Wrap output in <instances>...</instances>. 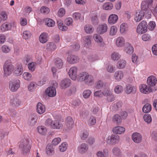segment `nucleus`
<instances>
[{
  "mask_svg": "<svg viewBox=\"0 0 157 157\" xmlns=\"http://www.w3.org/2000/svg\"><path fill=\"white\" fill-rule=\"evenodd\" d=\"M98 14L97 12H94L91 13V22L94 25H96L99 23Z\"/></svg>",
  "mask_w": 157,
  "mask_h": 157,
  "instance_id": "nucleus-21",
  "label": "nucleus"
},
{
  "mask_svg": "<svg viewBox=\"0 0 157 157\" xmlns=\"http://www.w3.org/2000/svg\"><path fill=\"white\" fill-rule=\"evenodd\" d=\"M65 10L64 8H60L58 11L57 15L59 17H62L65 14Z\"/></svg>",
  "mask_w": 157,
  "mask_h": 157,
  "instance_id": "nucleus-60",
  "label": "nucleus"
},
{
  "mask_svg": "<svg viewBox=\"0 0 157 157\" xmlns=\"http://www.w3.org/2000/svg\"><path fill=\"white\" fill-rule=\"evenodd\" d=\"M84 30L86 33L91 34L93 32L94 29L92 26L87 24L85 26Z\"/></svg>",
  "mask_w": 157,
  "mask_h": 157,
  "instance_id": "nucleus-35",
  "label": "nucleus"
},
{
  "mask_svg": "<svg viewBox=\"0 0 157 157\" xmlns=\"http://www.w3.org/2000/svg\"><path fill=\"white\" fill-rule=\"evenodd\" d=\"M121 56L116 52H114L112 53L111 57L112 59L114 61L118 60L120 58Z\"/></svg>",
  "mask_w": 157,
  "mask_h": 157,
  "instance_id": "nucleus-45",
  "label": "nucleus"
},
{
  "mask_svg": "<svg viewBox=\"0 0 157 157\" xmlns=\"http://www.w3.org/2000/svg\"><path fill=\"white\" fill-rule=\"evenodd\" d=\"M98 56L95 54H91L89 55L87 57L88 61L90 62H93L97 59Z\"/></svg>",
  "mask_w": 157,
  "mask_h": 157,
  "instance_id": "nucleus-53",
  "label": "nucleus"
},
{
  "mask_svg": "<svg viewBox=\"0 0 157 157\" xmlns=\"http://www.w3.org/2000/svg\"><path fill=\"white\" fill-rule=\"evenodd\" d=\"M129 29L128 24L125 22L122 23L120 26V32L122 35H124L127 32Z\"/></svg>",
  "mask_w": 157,
  "mask_h": 157,
  "instance_id": "nucleus-16",
  "label": "nucleus"
},
{
  "mask_svg": "<svg viewBox=\"0 0 157 157\" xmlns=\"http://www.w3.org/2000/svg\"><path fill=\"white\" fill-rule=\"evenodd\" d=\"M151 106L150 104L147 103L143 107L142 110L143 112L147 113L149 112L151 110Z\"/></svg>",
  "mask_w": 157,
  "mask_h": 157,
  "instance_id": "nucleus-42",
  "label": "nucleus"
},
{
  "mask_svg": "<svg viewBox=\"0 0 157 157\" xmlns=\"http://www.w3.org/2000/svg\"><path fill=\"white\" fill-rule=\"evenodd\" d=\"M139 88L140 91L144 94H148L152 92L151 88L150 87H148L145 84L141 85L140 86Z\"/></svg>",
  "mask_w": 157,
  "mask_h": 157,
  "instance_id": "nucleus-12",
  "label": "nucleus"
},
{
  "mask_svg": "<svg viewBox=\"0 0 157 157\" xmlns=\"http://www.w3.org/2000/svg\"><path fill=\"white\" fill-rule=\"evenodd\" d=\"M93 37L96 42L99 43H101L102 42L103 39L101 36L98 35L97 34H95L94 35Z\"/></svg>",
  "mask_w": 157,
  "mask_h": 157,
  "instance_id": "nucleus-51",
  "label": "nucleus"
},
{
  "mask_svg": "<svg viewBox=\"0 0 157 157\" xmlns=\"http://www.w3.org/2000/svg\"><path fill=\"white\" fill-rule=\"evenodd\" d=\"M126 64V62L125 60L121 59L118 61L117 67L119 69H122L125 67Z\"/></svg>",
  "mask_w": 157,
  "mask_h": 157,
  "instance_id": "nucleus-44",
  "label": "nucleus"
},
{
  "mask_svg": "<svg viewBox=\"0 0 157 157\" xmlns=\"http://www.w3.org/2000/svg\"><path fill=\"white\" fill-rule=\"evenodd\" d=\"M36 111L39 114L43 113L45 111V106L40 102L38 103L37 106Z\"/></svg>",
  "mask_w": 157,
  "mask_h": 157,
  "instance_id": "nucleus-30",
  "label": "nucleus"
},
{
  "mask_svg": "<svg viewBox=\"0 0 157 157\" xmlns=\"http://www.w3.org/2000/svg\"><path fill=\"white\" fill-rule=\"evenodd\" d=\"M120 140L119 136L117 135H112L108 137L106 140L107 144L114 145L118 143Z\"/></svg>",
  "mask_w": 157,
  "mask_h": 157,
  "instance_id": "nucleus-7",
  "label": "nucleus"
},
{
  "mask_svg": "<svg viewBox=\"0 0 157 157\" xmlns=\"http://www.w3.org/2000/svg\"><path fill=\"white\" fill-rule=\"evenodd\" d=\"M20 82L18 79H14L9 82V88L12 92L16 91L20 87Z\"/></svg>",
  "mask_w": 157,
  "mask_h": 157,
  "instance_id": "nucleus-5",
  "label": "nucleus"
},
{
  "mask_svg": "<svg viewBox=\"0 0 157 157\" xmlns=\"http://www.w3.org/2000/svg\"><path fill=\"white\" fill-rule=\"evenodd\" d=\"M124 50L127 53L131 54L133 52L134 49L132 46L129 43H127Z\"/></svg>",
  "mask_w": 157,
  "mask_h": 157,
  "instance_id": "nucleus-34",
  "label": "nucleus"
},
{
  "mask_svg": "<svg viewBox=\"0 0 157 157\" xmlns=\"http://www.w3.org/2000/svg\"><path fill=\"white\" fill-rule=\"evenodd\" d=\"M96 118L93 116H91L89 118L88 123L90 126H93L95 125L96 123Z\"/></svg>",
  "mask_w": 157,
  "mask_h": 157,
  "instance_id": "nucleus-46",
  "label": "nucleus"
},
{
  "mask_svg": "<svg viewBox=\"0 0 157 157\" xmlns=\"http://www.w3.org/2000/svg\"><path fill=\"white\" fill-rule=\"evenodd\" d=\"M88 148V146L86 144L82 143L78 147V150L79 153L83 154L87 151Z\"/></svg>",
  "mask_w": 157,
  "mask_h": 157,
  "instance_id": "nucleus-20",
  "label": "nucleus"
},
{
  "mask_svg": "<svg viewBox=\"0 0 157 157\" xmlns=\"http://www.w3.org/2000/svg\"><path fill=\"white\" fill-rule=\"evenodd\" d=\"M103 152L101 151H98L96 153L97 157H108V150L104 149L103 150Z\"/></svg>",
  "mask_w": 157,
  "mask_h": 157,
  "instance_id": "nucleus-31",
  "label": "nucleus"
},
{
  "mask_svg": "<svg viewBox=\"0 0 157 157\" xmlns=\"http://www.w3.org/2000/svg\"><path fill=\"white\" fill-rule=\"evenodd\" d=\"M21 103V101L16 98H13L11 99L10 102V105L14 107H17L19 106Z\"/></svg>",
  "mask_w": 157,
  "mask_h": 157,
  "instance_id": "nucleus-28",
  "label": "nucleus"
},
{
  "mask_svg": "<svg viewBox=\"0 0 157 157\" xmlns=\"http://www.w3.org/2000/svg\"><path fill=\"white\" fill-rule=\"evenodd\" d=\"M125 90L127 94H135L137 91V89L136 86L128 85L126 86Z\"/></svg>",
  "mask_w": 157,
  "mask_h": 157,
  "instance_id": "nucleus-13",
  "label": "nucleus"
},
{
  "mask_svg": "<svg viewBox=\"0 0 157 157\" xmlns=\"http://www.w3.org/2000/svg\"><path fill=\"white\" fill-rule=\"evenodd\" d=\"M132 138L133 141L136 143H140L142 140L141 135L137 132H135L132 134Z\"/></svg>",
  "mask_w": 157,
  "mask_h": 157,
  "instance_id": "nucleus-22",
  "label": "nucleus"
},
{
  "mask_svg": "<svg viewBox=\"0 0 157 157\" xmlns=\"http://www.w3.org/2000/svg\"><path fill=\"white\" fill-rule=\"evenodd\" d=\"M144 14V12L141 10H138L135 15L134 19L136 22L140 21L142 20Z\"/></svg>",
  "mask_w": 157,
  "mask_h": 157,
  "instance_id": "nucleus-14",
  "label": "nucleus"
},
{
  "mask_svg": "<svg viewBox=\"0 0 157 157\" xmlns=\"http://www.w3.org/2000/svg\"><path fill=\"white\" fill-rule=\"evenodd\" d=\"M83 43L85 46L88 47L91 45L90 37V36H86L83 38Z\"/></svg>",
  "mask_w": 157,
  "mask_h": 157,
  "instance_id": "nucleus-37",
  "label": "nucleus"
},
{
  "mask_svg": "<svg viewBox=\"0 0 157 157\" xmlns=\"http://www.w3.org/2000/svg\"><path fill=\"white\" fill-rule=\"evenodd\" d=\"M36 63L34 62L28 64V67L29 70L32 72H33L36 69Z\"/></svg>",
  "mask_w": 157,
  "mask_h": 157,
  "instance_id": "nucleus-50",
  "label": "nucleus"
},
{
  "mask_svg": "<svg viewBox=\"0 0 157 157\" xmlns=\"http://www.w3.org/2000/svg\"><path fill=\"white\" fill-rule=\"evenodd\" d=\"M113 7V6L111 2H108L105 3L102 6L103 9L105 10H111Z\"/></svg>",
  "mask_w": 157,
  "mask_h": 157,
  "instance_id": "nucleus-40",
  "label": "nucleus"
},
{
  "mask_svg": "<svg viewBox=\"0 0 157 157\" xmlns=\"http://www.w3.org/2000/svg\"><path fill=\"white\" fill-rule=\"evenodd\" d=\"M36 83L32 82H30L28 86V89L29 91H33V90L36 88Z\"/></svg>",
  "mask_w": 157,
  "mask_h": 157,
  "instance_id": "nucleus-59",
  "label": "nucleus"
},
{
  "mask_svg": "<svg viewBox=\"0 0 157 157\" xmlns=\"http://www.w3.org/2000/svg\"><path fill=\"white\" fill-rule=\"evenodd\" d=\"M40 11L41 13H42L47 14L49 13L50 10L48 7L43 6L40 9Z\"/></svg>",
  "mask_w": 157,
  "mask_h": 157,
  "instance_id": "nucleus-61",
  "label": "nucleus"
},
{
  "mask_svg": "<svg viewBox=\"0 0 157 157\" xmlns=\"http://www.w3.org/2000/svg\"><path fill=\"white\" fill-rule=\"evenodd\" d=\"M103 94L106 97V99L109 102H112L114 100L115 97L112 94L111 91L108 89L105 90L103 93Z\"/></svg>",
  "mask_w": 157,
  "mask_h": 157,
  "instance_id": "nucleus-8",
  "label": "nucleus"
},
{
  "mask_svg": "<svg viewBox=\"0 0 157 157\" xmlns=\"http://www.w3.org/2000/svg\"><path fill=\"white\" fill-rule=\"evenodd\" d=\"M124 76L123 72L121 71L118 70L115 73L114 77L116 80L119 81L123 78Z\"/></svg>",
  "mask_w": 157,
  "mask_h": 157,
  "instance_id": "nucleus-27",
  "label": "nucleus"
},
{
  "mask_svg": "<svg viewBox=\"0 0 157 157\" xmlns=\"http://www.w3.org/2000/svg\"><path fill=\"white\" fill-rule=\"evenodd\" d=\"M91 93V91L89 90H85L83 93V97L85 98H88Z\"/></svg>",
  "mask_w": 157,
  "mask_h": 157,
  "instance_id": "nucleus-58",
  "label": "nucleus"
},
{
  "mask_svg": "<svg viewBox=\"0 0 157 157\" xmlns=\"http://www.w3.org/2000/svg\"><path fill=\"white\" fill-rule=\"evenodd\" d=\"M56 65L58 68H60L63 66V62L62 60L59 58H56L55 59Z\"/></svg>",
  "mask_w": 157,
  "mask_h": 157,
  "instance_id": "nucleus-49",
  "label": "nucleus"
},
{
  "mask_svg": "<svg viewBox=\"0 0 157 157\" xmlns=\"http://www.w3.org/2000/svg\"><path fill=\"white\" fill-rule=\"evenodd\" d=\"M58 27L59 29L63 31H66L67 29V28L63 25V21L61 20H58L57 21Z\"/></svg>",
  "mask_w": 157,
  "mask_h": 157,
  "instance_id": "nucleus-36",
  "label": "nucleus"
},
{
  "mask_svg": "<svg viewBox=\"0 0 157 157\" xmlns=\"http://www.w3.org/2000/svg\"><path fill=\"white\" fill-rule=\"evenodd\" d=\"M28 140L24 139L22 140L19 144V148L23 154H25L29 152L31 148Z\"/></svg>",
  "mask_w": 157,
  "mask_h": 157,
  "instance_id": "nucleus-3",
  "label": "nucleus"
},
{
  "mask_svg": "<svg viewBox=\"0 0 157 157\" xmlns=\"http://www.w3.org/2000/svg\"><path fill=\"white\" fill-rule=\"evenodd\" d=\"M118 17L115 14H112L109 16L108 18V23L110 25H113L117 21Z\"/></svg>",
  "mask_w": 157,
  "mask_h": 157,
  "instance_id": "nucleus-17",
  "label": "nucleus"
},
{
  "mask_svg": "<svg viewBox=\"0 0 157 157\" xmlns=\"http://www.w3.org/2000/svg\"><path fill=\"white\" fill-rule=\"evenodd\" d=\"M157 83L156 78L153 76H151L149 77L147 80V84L150 86H154Z\"/></svg>",
  "mask_w": 157,
  "mask_h": 157,
  "instance_id": "nucleus-19",
  "label": "nucleus"
},
{
  "mask_svg": "<svg viewBox=\"0 0 157 157\" xmlns=\"http://www.w3.org/2000/svg\"><path fill=\"white\" fill-rule=\"evenodd\" d=\"M37 129L39 133L42 135H45L47 133L46 129L44 126H39L37 128Z\"/></svg>",
  "mask_w": 157,
  "mask_h": 157,
  "instance_id": "nucleus-48",
  "label": "nucleus"
},
{
  "mask_svg": "<svg viewBox=\"0 0 157 157\" xmlns=\"http://www.w3.org/2000/svg\"><path fill=\"white\" fill-rule=\"evenodd\" d=\"M23 36L24 39L27 40L31 37V33L29 31H25L23 32Z\"/></svg>",
  "mask_w": 157,
  "mask_h": 157,
  "instance_id": "nucleus-52",
  "label": "nucleus"
},
{
  "mask_svg": "<svg viewBox=\"0 0 157 157\" xmlns=\"http://www.w3.org/2000/svg\"><path fill=\"white\" fill-rule=\"evenodd\" d=\"M66 122L67 127L69 129L72 128L74 124L72 118L70 117H68L66 119Z\"/></svg>",
  "mask_w": 157,
  "mask_h": 157,
  "instance_id": "nucleus-33",
  "label": "nucleus"
},
{
  "mask_svg": "<svg viewBox=\"0 0 157 157\" xmlns=\"http://www.w3.org/2000/svg\"><path fill=\"white\" fill-rule=\"evenodd\" d=\"M24 78L27 81H30L31 80L32 78V75L28 72H25L22 75Z\"/></svg>",
  "mask_w": 157,
  "mask_h": 157,
  "instance_id": "nucleus-47",
  "label": "nucleus"
},
{
  "mask_svg": "<svg viewBox=\"0 0 157 157\" xmlns=\"http://www.w3.org/2000/svg\"><path fill=\"white\" fill-rule=\"evenodd\" d=\"M107 71L109 72L112 73L115 70V67L112 64H109L106 68Z\"/></svg>",
  "mask_w": 157,
  "mask_h": 157,
  "instance_id": "nucleus-62",
  "label": "nucleus"
},
{
  "mask_svg": "<svg viewBox=\"0 0 157 157\" xmlns=\"http://www.w3.org/2000/svg\"><path fill=\"white\" fill-rule=\"evenodd\" d=\"M113 154L116 156L120 157L121 155V152L120 149L118 147H115L112 150Z\"/></svg>",
  "mask_w": 157,
  "mask_h": 157,
  "instance_id": "nucleus-39",
  "label": "nucleus"
},
{
  "mask_svg": "<svg viewBox=\"0 0 157 157\" xmlns=\"http://www.w3.org/2000/svg\"><path fill=\"white\" fill-rule=\"evenodd\" d=\"M46 152L49 155L53 154L54 153V151L52 147L50 145H47L46 148Z\"/></svg>",
  "mask_w": 157,
  "mask_h": 157,
  "instance_id": "nucleus-38",
  "label": "nucleus"
},
{
  "mask_svg": "<svg viewBox=\"0 0 157 157\" xmlns=\"http://www.w3.org/2000/svg\"><path fill=\"white\" fill-rule=\"evenodd\" d=\"M156 26L155 23L153 21H150L148 24L147 28L149 30L152 31Z\"/></svg>",
  "mask_w": 157,
  "mask_h": 157,
  "instance_id": "nucleus-54",
  "label": "nucleus"
},
{
  "mask_svg": "<svg viewBox=\"0 0 157 157\" xmlns=\"http://www.w3.org/2000/svg\"><path fill=\"white\" fill-rule=\"evenodd\" d=\"M77 68L75 67H71L69 71V75L70 77L73 80H75L77 78Z\"/></svg>",
  "mask_w": 157,
  "mask_h": 157,
  "instance_id": "nucleus-10",
  "label": "nucleus"
},
{
  "mask_svg": "<svg viewBox=\"0 0 157 157\" xmlns=\"http://www.w3.org/2000/svg\"><path fill=\"white\" fill-rule=\"evenodd\" d=\"M61 141L60 138H56L54 139L52 141V144L54 146L58 145Z\"/></svg>",
  "mask_w": 157,
  "mask_h": 157,
  "instance_id": "nucleus-63",
  "label": "nucleus"
},
{
  "mask_svg": "<svg viewBox=\"0 0 157 157\" xmlns=\"http://www.w3.org/2000/svg\"><path fill=\"white\" fill-rule=\"evenodd\" d=\"M44 21L45 24L48 27H53L55 25V21L51 19L47 18L44 20Z\"/></svg>",
  "mask_w": 157,
  "mask_h": 157,
  "instance_id": "nucleus-32",
  "label": "nucleus"
},
{
  "mask_svg": "<svg viewBox=\"0 0 157 157\" xmlns=\"http://www.w3.org/2000/svg\"><path fill=\"white\" fill-rule=\"evenodd\" d=\"M116 46L118 48H121L124 46L125 44V39L122 36L117 37L115 40Z\"/></svg>",
  "mask_w": 157,
  "mask_h": 157,
  "instance_id": "nucleus-11",
  "label": "nucleus"
},
{
  "mask_svg": "<svg viewBox=\"0 0 157 157\" xmlns=\"http://www.w3.org/2000/svg\"><path fill=\"white\" fill-rule=\"evenodd\" d=\"M78 80L80 82L84 81L86 85L91 86L94 82L93 76L86 72L80 73L77 77Z\"/></svg>",
  "mask_w": 157,
  "mask_h": 157,
  "instance_id": "nucleus-1",
  "label": "nucleus"
},
{
  "mask_svg": "<svg viewBox=\"0 0 157 157\" xmlns=\"http://www.w3.org/2000/svg\"><path fill=\"white\" fill-rule=\"evenodd\" d=\"M46 94L49 97H52L55 96L56 94V89L53 86L48 88L45 90Z\"/></svg>",
  "mask_w": 157,
  "mask_h": 157,
  "instance_id": "nucleus-15",
  "label": "nucleus"
},
{
  "mask_svg": "<svg viewBox=\"0 0 157 157\" xmlns=\"http://www.w3.org/2000/svg\"><path fill=\"white\" fill-rule=\"evenodd\" d=\"M142 38L144 41H149L150 40L151 36L148 34H145L142 35Z\"/></svg>",
  "mask_w": 157,
  "mask_h": 157,
  "instance_id": "nucleus-64",
  "label": "nucleus"
},
{
  "mask_svg": "<svg viewBox=\"0 0 157 157\" xmlns=\"http://www.w3.org/2000/svg\"><path fill=\"white\" fill-rule=\"evenodd\" d=\"M23 72V66L21 64H18L17 67L14 69V73L17 76L20 75L22 74Z\"/></svg>",
  "mask_w": 157,
  "mask_h": 157,
  "instance_id": "nucleus-26",
  "label": "nucleus"
},
{
  "mask_svg": "<svg viewBox=\"0 0 157 157\" xmlns=\"http://www.w3.org/2000/svg\"><path fill=\"white\" fill-rule=\"evenodd\" d=\"M113 121L117 124H121V120L120 116L118 114H115L113 117Z\"/></svg>",
  "mask_w": 157,
  "mask_h": 157,
  "instance_id": "nucleus-43",
  "label": "nucleus"
},
{
  "mask_svg": "<svg viewBox=\"0 0 157 157\" xmlns=\"http://www.w3.org/2000/svg\"><path fill=\"white\" fill-rule=\"evenodd\" d=\"M123 90V88L121 85H118L114 89V91L117 94L121 93Z\"/></svg>",
  "mask_w": 157,
  "mask_h": 157,
  "instance_id": "nucleus-56",
  "label": "nucleus"
},
{
  "mask_svg": "<svg viewBox=\"0 0 157 157\" xmlns=\"http://www.w3.org/2000/svg\"><path fill=\"white\" fill-rule=\"evenodd\" d=\"M45 126L49 127L53 129H61L62 128L63 125L58 120H53L50 118H48L45 122Z\"/></svg>",
  "mask_w": 157,
  "mask_h": 157,
  "instance_id": "nucleus-2",
  "label": "nucleus"
},
{
  "mask_svg": "<svg viewBox=\"0 0 157 157\" xmlns=\"http://www.w3.org/2000/svg\"><path fill=\"white\" fill-rule=\"evenodd\" d=\"M79 59L78 57L74 55H69L67 58V62L71 64L77 63L79 61Z\"/></svg>",
  "mask_w": 157,
  "mask_h": 157,
  "instance_id": "nucleus-18",
  "label": "nucleus"
},
{
  "mask_svg": "<svg viewBox=\"0 0 157 157\" xmlns=\"http://www.w3.org/2000/svg\"><path fill=\"white\" fill-rule=\"evenodd\" d=\"M12 25L10 23L7 22L5 23L0 26V30L2 32H5L11 29Z\"/></svg>",
  "mask_w": 157,
  "mask_h": 157,
  "instance_id": "nucleus-23",
  "label": "nucleus"
},
{
  "mask_svg": "<svg viewBox=\"0 0 157 157\" xmlns=\"http://www.w3.org/2000/svg\"><path fill=\"white\" fill-rule=\"evenodd\" d=\"M147 31V23L145 21H142L137 27L136 32L139 34H141L145 33Z\"/></svg>",
  "mask_w": 157,
  "mask_h": 157,
  "instance_id": "nucleus-6",
  "label": "nucleus"
},
{
  "mask_svg": "<svg viewBox=\"0 0 157 157\" xmlns=\"http://www.w3.org/2000/svg\"><path fill=\"white\" fill-rule=\"evenodd\" d=\"M143 118L145 122L147 123H150L152 121L151 118L150 114H145L144 115Z\"/></svg>",
  "mask_w": 157,
  "mask_h": 157,
  "instance_id": "nucleus-57",
  "label": "nucleus"
},
{
  "mask_svg": "<svg viewBox=\"0 0 157 157\" xmlns=\"http://www.w3.org/2000/svg\"><path fill=\"white\" fill-rule=\"evenodd\" d=\"M108 29V26L106 23H103L99 25L98 26L97 31L100 34H102L107 32Z\"/></svg>",
  "mask_w": 157,
  "mask_h": 157,
  "instance_id": "nucleus-9",
  "label": "nucleus"
},
{
  "mask_svg": "<svg viewBox=\"0 0 157 157\" xmlns=\"http://www.w3.org/2000/svg\"><path fill=\"white\" fill-rule=\"evenodd\" d=\"M125 131L124 128L121 126H117L114 127L113 129V131L114 133L121 134H123Z\"/></svg>",
  "mask_w": 157,
  "mask_h": 157,
  "instance_id": "nucleus-25",
  "label": "nucleus"
},
{
  "mask_svg": "<svg viewBox=\"0 0 157 157\" xmlns=\"http://www.w3.org/2000/svg\"><path fill=\"white\" fill-rule=\"evenodd\" d=\"M118 29L117 26L112 25L111 26L109 30V35L114 36L116 35Z\"/></svg>",
  "mask_w": 157,
  "mask_h": 157,
  "instance_id": "nucleus-41",
  "label": "nucleus"
},
{
  "mask_svg": "<svg viewBox=\"0 0 157 157\" xmlns=\"http://www.w3.org/2000/svg\"><path fill=\"white\" fill-rule=\"evenodd\" d=\"M3 70L5 76L10 75L12 73L13 70V66L10 60H8L5 62L3 66Z\"/></svg>",
  "mask_w": 157,
  "mask_h": 157,
  "instance_id": "nucleus-4",
  "label": "nucleus"
},
{
  "mask_svg": "<svg viewBox=\"0 0 157 157\" xmlns=\"http://www.w3.org/2000/svg\"><path fill=\"white\" fill-rule=\"evenodd\" d=\"M71 83V80L69 79L65 78L61 81L60 85L62 89H65L69 86Z\"/></svg>",
  "mask_w": 157,
  "mask_h": 157,
  "instance_id": "nucleus-24",
  "label": "nucleus"
},
{
  "mask_svg": "<svg viewBox=\"0 0 157 157\" xmlns=\"http://www.w3.org/2000/svg\"><path fill=\"white\" fill-rule=\"evenodd\" d=\"M48 40V34L46 33H44L41 34L39 37V40L42 43H45Z\"/></svg>",
  "mask_w": 157,
  "mask_h": 157,
  "instance_id": "nucleus-29",
  "label": "nucleus"
},
{
  "mask_svg": "<svg viewBox=\"0 0 157 157\" xmlns=\"http://www.w3.org/2000/svg\"><path fill=\"white\" fill-rule=\"evenodd\" d=\"M67 144L66 143H62L59 147L60 151L64 152L67 149Z\"/></svg>",
  "mask_w": 157,
  "mask_h": 157,
  "instance_id": "nucleus-55",
  "label": "nucleus"
}]
</instances>
